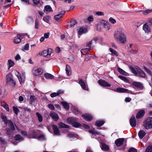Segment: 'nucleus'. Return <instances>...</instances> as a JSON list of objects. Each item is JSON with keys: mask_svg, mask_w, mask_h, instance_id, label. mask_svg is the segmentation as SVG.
Here are the masks:
<instances>
[{"mask_svg": "<svg viewBox=\"0 0 152 152\" xmlns=\"http://www.w3.org/2000/svg\"><path fill=\"white\" fill-rule=\"evenodd\" d=\"M125 31L121 28L118 29L114 33V37L116 39H118L121 42L123 43L126 40Z\"/></svg>", "mask_w": 152, "mask_h": 152, "instance_id": "nucleus-1", "label": "nucleus"}, {"mask_svg": "<svg viewBox=\"0 0 152 152\" xmlns=\"http://www.w3.org/2000/svg\"><path fill=\"white\" fill-rule=\"evenodd\" d=\"M144 128L149 129L152 128V117H148L144 121L143 125Z\"/></svg>", "mask_w": 152, "mask_h": 152, "instance_id": "nucleus-2", "label": "nucleus"}, {"mask_svg": "<svg viewBox=\"0 0 152 152\" xmlns=\"http://www.w3.org/2000/svg\"><path fill=\"white\" fill-rule=\"evenodd\" d=\"M43 72V70L40 68H34L32 70V74L34 76H37L42 74Z\"/></svg>", "mask_w": 152, "mask_h": 152, "instance_id": "nucleus-3", "label": "nucleus"}, {"mask_svg": "<svg viewBox=\"0 0 152 152\" xmlns=\"http://www.w3.org/2000/svg\"><path fill=\"white\" fill-rule=\"evenodd\" d=\"M98 83L101 86L104 87H110L111 86V85L108 83L104 80L102 79L99 80L98 81Z\"/></svg>", "mask_w": 152, "mask_h": 152, "instance_id": "nucleus-4", "label": "nucleus"}, {"mask_svg": "<svg viewBox=\"0 0 152 152\" xmlns=\"http://www.w3.org/2000/svg\"><path fill=\"white\" fill-rule=\"evenodd\" d=\"M124 138H119L116 140L115 141V143L116 146L117 147H120L124 143Z\"/></svg>", "mask_w": 152, "mask_h": 152, "instance_id": "nucleus-5", "label": "nucleus"}, {"mask_svg": "<svg viewBox=\"0 0 152 152\" xmlns=\"http://www.w3.org/2000/svg\"><path fill=\"white\" fill-rule=\"evenodd\" d=\"M111 90L115 92L119 93H125L129 91L128 89L121 87L118 88L116 89H112Z\"/></svg>", "mask_w": 152, "mask_h": 152, "instance_id": "nucleus-6", "label": "nucleus"}, {"mask_svg": "<svg viewBox=\"0 0 152 152\" xmlns=\"http://www.w3.org/2000/svg\"><path fill=\"white\" fill-rule=\"evenodd\" d=\"M132 85L136 87L139 88L140 90H142L144 88L143 84L140 82L134 81L133 82Z\"/></svg>", "mask_w": 152, "mask_h": 152, "instance_id": "nucleus-7", "label": "nucleus"}, {"mask_svg": "<svg viewBox=\"0 0 152 152\" xmlns=\"http://www.w3.org/2000/svg\"><path fill=\"white\" fill-rule=\"evenodd\" d=\"M52 52V50L50 48H49L47 50H43L42 53V55L44 56H46L48 55H50Z\"/></svg>", "mask_w": 152, "mask_h": 152, "instance_id": "nucleus-8", "label": "nucleus"}, {"mask_svg": "<svg viewBox=\"0 0 152 152\" xmlns=\"http://www.w3.org/2000/svg\"><path fill=\"white\" fill-rule=\"evenodd\" d=\"M50 115L55 121H57L59 117L58 114L54 112L51 111L50 113Z\"/></svg>", "mask_w": 152, "mask_h": 152, "instance_id": "nucleus-9", "label": "nucleus"}, {"mask_svg": "<svg viewBox=\"0 0 152 152\" xmlns=\"http://www.w3.org/2000/svg\"><path fill=\"white\" fill-rule=\"evenodd\" d=\"M82 117L87 121H91L93 119L92 116L88 114H85L82 115Z\"/></svg>", "mask_w": 152, "mask_h": 152, "instance_id": "nucleus-10", "label": "nucleus"}, {"mask_svg": "<svg viewBox=\"0 0 152 152\" xmlns=\"http://www.w3.org/2000/svg\"><path fill=\"white\" fill-rule=\"evenodd\" d=\"M130 124L131 126L132 127H134L136 126V121L135 116L134 115H132L130 119Z\"/></svg>", "mask_w": 152, "mask_h": 152, "instance_id": "nucleus-11", "label": "nucleus"}, {"mask_svg": "<svg viewBox=\"0 0 152 152\" xmlns=\"http://www.w3.org/2000/svg\"><path fill=\"white\" fill-rule=\"evenodd\" d=\"M145 113V112L144 110H141L137 114L136 118L137 119L141 118L144 116Z\"/></svg>", "mask_w": 152, "mask_h": 152, "instance_id": "nucleus-12", "label": "nucleus"}, {"mask_svg": "<svg viewBox=\"0 0 152 152\" xmlns=\"http://www.w3.org/2000/svg\"><path fill=\"white\" fill-rule=\"evenodd\" d=\"M52 128L53 131V133L54 134L56 135H60V133L59 130L56 125L55 124L53 125H52Z\"/></svg>", "mask_w": 152, "mask_h": 152, "instance_id": "nucleus-13", "label": "nucleus"}, {"mask_svg": "<svg viewBox=\"0 0 152 152\" xmlns=\"http://www.w3.org/2000/svg\"><path fill=\"white\" fill-rule=\"evenodd\" d=\"M100 23L102 25H103L104 27L107 30H109L110 29V24L107 23V22L104 20H102Z\"/></svg>", "mask_w": 152, "mask_h": 152, "instance_id": "nucleus-14", "label": "nucleus"}, {"mask_svg": "<svg viewBox=\"0 0 152 152\" xmlns=\"http://www.w3.org/2000/svg\"><path fill=\"white\" fill-rule=\"evenodd\" d=\"M66 121L69 124L72 125L76 121H77V118L73 117L69 118L67 119Z\"/></svg>", "mask_w": 152, "mask_h": 152, "instance_id": "nucleus-15", "label": "nucleus"}, {"mask_svg": "<svg viewBox=\"0 0 152 152\" xmlns=\"http://www.w3.org/2000/svg\"><path fill=\"white\" fill-rule=\"evenodd\" d=\"M151 29L149 25L147 23L144 24L143 26V29L145 31V33H149L151 31Z\"/></svg>", "mask_w": 152, "mask_h": 152, "instance_id": "nucleus-16", "label": "nucleus"}, {"mask_svg": "<svg viewBox=\"0 0 152 152\" xmlns=\"http://www.w3.org/2000/svg\"><path fill=\"white\" fill-rule=\"evenodd\" d=\"M105 121L104 120H99L96 121L95 125L97 127H100L102 126L104 124Z\"/></svg>", "mask_w": 152, "mask_h": 152, "instance_id": "nucleus-17", "label": "nucleus"}, {"mask_svg": "<svg viewBox=\"0 0 152 152\" xmlns=\"http://www.w3.org/2000/svg\"><path fill=\"white\" fill-rule=\"evenodd\" d=\"M8 122L7 123L8 124V126L9 128L10 129H12V130H15V125L16 127H17V126L15 124L14 125L13 123L11 121V120H8Z\"/></svg>", "mask_w": 152, "mask_h": 152, "instance_id": "nucleus-18", "label": "nucleus"}, {"mask_svg": "<svg viewBox=\"0 0 152 152\" xmlns=\"http://www.w3.org/2000/svg\"><path fill=\"white\" fill-rule=\"evenodd\" d=\"M78 83L80 85L82 88L85 90H86V83L83 81L82 79L79 80Z\"/></svg>", "mask_w": 152, "mask_h": 152, "instance_id": "nucleus-19", "label": "nucleus"}, {"mask_svg": "<svg viewBox=\"0 0 152 152\" xmlns=\"http://www.w3.org/2000/svg\"><path fill=\"white\" fill-rule=\"evenodd\" d=\"M101 146L102 150L104 151H107L109 150V147L108 145H106L103 142H101Z\"/></svg>", "mask_w": 152, "mask_h": 152, "instance_id": "nucleus-20", "label": "nucleus"}, {"mask_svg": "<svg viewBox=\"0 0 152 152\" xmlns=\"http://www.w3.org/2000/svg\"><path fill=\"white\" fill-rule=\"evenodd\" d=\"M137 72L139 75V76L140 77L144 78L145 77V73L141 69H137Z\"/></svg>", "mask_w": 152, "mask_h": 152, "instance_id": "nucleus-21", "label": "nucleus"}, {"mask_svg": "<svg viewBox=\"0 0 152 152\" xmlns=\"http://www.w3.org/2000/svg\"><path fill=\"white\" fill-rule=\"evenodd\" d=\"M44 77L46 79L51 80L53 79L54 77V76L53 75L48 73H46L45 74Z\"/></svg>", "mask_w": 152, "mask_h": 152, "instance_id": "nucleus-22", "label": "nucleus"}, {"mask_svg": "<svg viewBox=\"0 0 152 152\" xmlns=\"http://www.w3.org/2000/svg\"><path fill=\"white\" fill-rule=\"evenodd\" d=\"M59 128H69V125L65 124L63 122H60L58 124Z\"/></svg>", "mask_w": 152, "mask_h": 152, "instance_id": "nucleus-23", "label": "nucleus"}, {"mask_svg": "<svg viewBox=\"0 0 152 152\" xmlns=\"http://www.w3.org/2000/svg\"><path fill=\"white\" fill-rule=\"evenodd\" d=\"M138 135L140 138L142 139L145 135V132L143 130H140L138 132Z\"/></svg>", "mask_w": 152, "mask_h": 152, "instance_id": "nucleus-24", "label": "nucleus"}, {"mask_svg": "<svg viewBox=\"0 0 152 152\" xmlns=\"http://www.w3.org/2000/svg\"><path fill=\"white\" fill-rule=\"evenodd\" d=\"M91 49V48H86L82 49L80 50L81 53L83 55H86L87 54H88V51H89Z\"/></svg>", "mask_w": 152, "mask_h": 152, "instance_id": "nucleus-25", "label": "nucleus"}, {"mask_svg": "<svg viewBox=\"0 0 152 152\" xmlns=\"http://www.w3.org/2000/svg\"><path fill=\"white\" fill-rule=\"evenodd\" d=\"M61 104L63 105L64 108L66 110H68L69 108V105L65 101H63L61 102Z\"/></svg>", "mask_w": 152, "mask_h": 152, "instance_id": "nucleus-26", "label": "nucleus"}, {"mask_svg": "<svg viewBox=\"0 0 152 152\" xmlns=\"http://www.w3.org/2000/svg\"><path fill=\"white\" fill-rule=\"evenodd\" d=\"M70 69H71L70 66L68 64H66V65L65 70L66 71V73L67 75L68 76H69L71 74V72L70 71Z\"/></svg>", "mask_w": 152, "mask_h": 152, "instance_id": "nucleus-27", "label": "nucleus"}, {"mask_svg": "<svg viewBox=\"0 0 152 152\" xmlns=\"http://www.w3.org/2000/svg\"><path fill=\"white\" fill-rule=\"evenodd\" d=\"M78 34L79 35H81L83 33H86V28H84L83 27H80L78 31Z\"/></svg>", "mask_w": 152, "mask_h": 152, "instance_id": "nucleus-28", "label": "nucleus"}, {"mask_svg": "<svg viewBox=\"0 0 152 152\" xmlns=\"http://www.w3.org/2000/svg\"><path fill=\"white\" fill-rule=\"evenodd\" d=\"M6 130L7 132V134L9 135H12L14 133V131L15 130H12L9 128H7Z\"/></svg>", "mask_w": 152, "mask_h": 152, "instance_id": "nucleus-29", "label": "nucleus"}, {"mask_svg": "<svg viewBox=\"0 0 152 152\" xmlns=\"http://www.w3.org/2000/svg\"><path fill=\"white\" fill-rule=\"evenodd\" d=\"M1 105L7 111H9V109L8 105L4 102H1Z\"/></svg>", "mask_w": 152, "mask_h": 152, "instance_id": "nucleus-30", "label": "nucleus"}, {"mask_svg": "<svg viewBox=\"0 0 152 152\" xmlns=\"http://www.w3.org/2000/svg\"><path fill=\"white\" fill-rule=\"evenodd\" d=\"M118 77L120 78L121 80L124 81L125 82L128 83L129 82V80L127 78L124 76L122 75H119L118 76Z\"/></svg>", "mask_w": 152, "mask_h": 152, "instance_id": "nucleus-31", "label": "nucleus"}, {"mask_svg": "<svg viewBox=\"0 0 152 152\" xmlns=\"http://www.w3.org/2000/svg\"><path fill=\"white\" fill-rule=\"evenodd\" d=\"M118 72L121 74L126 75L127 73L120 67H118Z\"/></svg>", "mask_w": 152, "mask_h": 152, "instance_id": "nucleus-32", "label": "nucleus"}, {"mask_svg": "<svg viewBox=\"0 0 152 152\" xmlns=\"http://www.w3.org/2000/svg\"><path fill=\"white\" fill-rule=\"evenodd\" d=\"M8 62L9 65L8 69H9L11 67H12L14 66L15 63L11 59L9 60Z\"/></svg>", "mask_w": 152, "mask_h": 152, "instance_id": "nucleus-33", "label": "nucleus"}, {"mask_svg": "<svg viewBox=\"0 0 152 152\" xmlns=\"http://www.w3.org/2000/svg\"><path fill=\"white\" fill-rule=\"evenodd\" d=\"M110 51L112 53V54L113 55H115L116 56H118V54L117 52L115 50L111 48H110L109 49Z\"/></svg>", "mask_w": 152, "mask_h": 152, "instance_id": "nucleus-34", "label": "nucleus"}, {"mask_svg": "<svg viewBox=\"0 0 152 152\" xmlns=\"http://www.w3.org/2000/svg\"><path fill=\"white\" fill-rule=\"evenodd\" d=\"M129 69L132 72L133 74L135 75H137V70H136L135 69L134 67H133L132 66H130L129 67Z\"/></svg>", "mask_w": 152, "mask_h": 152, "instance_id": "nucleus-35", "label": "nucleus"}, {"mask_svg": "<svg viewBox=\"0 0 152 152\" xmlns=\"http://www.w3.org/2000/svg\"><path fill=\"white\" fill-rule=\"evenodd\" d=\"M1 118L3 121L5 123L7 124L8 121V120L7 119V117L4 115H2L1 116Z\"/></svg>", "mask_w": 152, "mask_h": 152, "instance_id": "nucleus-36", "label": "nucleus"}, {"mask_svg": "<svg viewBox=\"0 0 152 152\" xmlns=\"http://www.w3.org/2000/svg\"><path fill=\"white\" fill-rule=\"evenodd\" d=\"M36 114L39 121L40 122H42V115L38 112H37Z\"/></svg>", "mask_w": 152, "mask_h": 152, "instance_id": "nucleus-37", "label": "nucleus"}, {"mask_svg": "<svg viewBox=\"0 0 152 152\" xmlns=\"http://www.w3.org/2000/svg\"><path fill=\"white\" fill-rule=\"evenodd\" d=\"M44 10L47 12H50L52 10V8L49 5H46L45 6Z\"/></svg>", "mask_w": 152, "mask_h": 152, "instance_id": "nucleus-38", "label": "nucleus"}, {"mask_svg": "<svg viewBox=\"0 0 152 152\" xmlns=\"http://www.w3.org/2000/svg\"><path fill=\"white\" fill-rule=\"evenodd\" d=\"M21 41V38L18 37L14 39V43L15 44H17L20 42Z\"/></svg>", "mask_w": 152, "mask_h": 152, "instance_id": "nucleus-39", "label": "nucleus"}, {"mask_svg": "<svg viewBox=\"0 0 152 152\" xmlns=\"http://www.w3.org/2000/svg\"><path fill=\"white\" fill-rule=\"evenodd\" d=\"M13 111L15 114L17 115L18 113L20 112L19 109L17 107L15 106H13Z\"/></svg>", "mask_w": 152, "mask_h": 152, "instance_id": "nucleus-40", "label": "nucleus"}, {"mask_svg": "<svg viewBox=\"0 0 152 152\" xmlns=\"http://www.w3.org/2000/svg\"><path fill=\"white\" fill-rule=\"evenodd\" d=\"M0 142L1 145H5L7 143V141L1 137H0Z\"/></svg>", "mask_w": 152, "mask_h": 152, "instance_id": "nucleus-41", "label": "nucleus"}, {"mask_svg": "<svg viewBox=\"0 0 152 152\" xmlns=\"http://www.w3.org/2000/svg\"><path fill=\"white\" fill-rule=\"evenodd\" d=\"M145 152H152V145H150L146 148Z\"/></svg>", "mask_w": 152, "mask_h": 152, "instance_id": "nucleus-42", "label": "nucleus"}, {"mask_svg": "<svg viewBox=\"0 0 152 152\" xmlns=\"http://www.w3.org/2000/svg\"><path fill=\"white\" fill-rule=\"evenodd\" d=\"M88 132L93 134H99V133L96 131L94 129H92L91 130H89Z\"/></svg>", "mask_w": 152, "mask_h": 152, "instance_id": "nucleus-43", "label": "nucleus"}, {"mask_svg": "<svg viewBox=\"0 0 152 152\" xmlns=\"http://www.w3.org/2000/svg\"><path fill=\"white\" fill-rule=\"evenodd\" d=\"M81 124L79 123L76 121L73 124H72V126L75 128H78L81 126Z\"/></svg>", "mask_w": 152, "mask_h": 152, "instance_id": "nucleus-44", "label": "nucleus"}, {"mask_svg": "<svg viewBox=\"0 0 152 152\" xmlns=\"http://www.w3.org/2000/svg\"><path fill=\"white\" fill-rule=\"evenodd\" d=\"M14 138L15 140L17 141L20 140L22 139V137L20 135H16Z\"/></svg>", "mask_w": 152, "mask_h": 152, "instance_id": "nucleus-45", "label": "nucleus"}, {"mask_svg": "<svg viewBox=\"0 0 152 152\" xmlns=\"http://www.w3.org/2000/svg\"><path fill=\"white\" fill-rule=\"evenodd\" d=\"M27 34H17V37H19L20 38H21V39L23 38L25 36H26L27 35Z\"/></svg>", "mask_w": 152, "mask_h": 152, "instance_id": "nucleus-46", "label": "nucleus"}, {"mask_svg": "<svg viewBox=\"0 0 152 152\" xmlns=\"http://www.w3.org/2000/svg\"><path fill=\"white\" fill-rule=\"evenodd\" d=\"M62 17L61 14H58L54 16V18L56 20H58Z\"/></svg>", "mask_w": 152, "mask_h": 152, "instance_id": "nucleus-47", "label": "nucleus"}, {"mask_svg": "<svg viewBox=\"0 0 152 152\" xmlns=\"http://www.w3.org/2000/svg\"><path fill=\"white\" fill-rule=\"evenodd\" d=\"M77 21L76 20L72 19L70 22V26H72L77 23Z\"/></svg>", "mask_w": 152, "mask_h": 152, "instance_id": "nucleus-48", "label": "nucleus"}, {"mask_svg": "<svg viewBox=\"0 0 152 152\" xmlns=\"http://www.w3.org/2000/svg\"><path fill=\"white\" fill-rule=\"evenodd\" d=\"M48 107L52 110H54L55 107L53 104H49L47 105Z\"/></svg>", "mask_w": 152, "mask_h": 152, "instance_id": "nucleus-49", "label": "nucleus"}, {"mask_svg": "<svg viewBox=\"0 0 152 152\" xmlns=\"http://www.w3.org/2000/svg\"><path fill=\"white\" fill-rule=\"evenodd\" d=\"M36 100V99L34 95H31L30 97V101L31 102H34Z\"/></svg>", "mask_w": 152, "mask_h": 152, "instance_id": "nucleus-50", "label": "nucleus"}, {"mask_svg": "<svg viewBox=\"0 0 152 152\" xmlns=\"http://www.w3.org/2000/svg\"><path fill=\"white\" fill-rule=\"evenodd\" d=\"M137 150L134 148L132 147L130 148L128 151V152H137Z\"/></svg>", "mask_w": 152, "mask_h": 152, "instance_id": "nucleus-51", "label": "nucleus"}, {"mask_svg": "<svg viewBox=\"0 0 152 152\" xmlns=\"http://www.w3.org/2000/svg\"><path fill=\"white\" fill-rule=\"evenodd\" d=\"M151 12H152V10H147L144 11L143 14L144 15H147Z\"/></svg>", "mask_w": 152, "mask_h": 152, "instance_id": "nucleus-52", "label": "nucleus"}, {"mask_svg": "<svg viewBox=\"0 0 152 152\" xmlns=\"http://www.w3.org/2000/svg\"><path fill=\"white\" fill-rule=\"evenodd\" d=\"M109 21L112 24H114L116 23V20L113 18L111 17L109 19Z\"/></svg>", "mask_w": 152, "mask_h": 152, "instance_id": "nucleus-53", "label": "nucleus"}, {"mask_svg": "<svg viewBox=\"0 0 152 152\" xmlns=\"http://www.w3.org/2000/svg\"><path fill=\"white\" fill-rule=\"evenodd\" d=\"M138 52V51L136 50H130L129 51V53H130L132 54H136Z\"/></svg>", "mask_w": 152, "mask_h": 152, "instance_id": "nucleus-54", "label": "nucleus"}, {"mask_svg": "<svg viewBox=\"0 0 152 152\" xmlns=\"http://www.w3.org/2000/svg\"><path fill=\"white\" fill-rule=\"evenodd\" d=\"M39 26L38 20L37 19H36L35 21V28H38Z\"/></svg>", "mask_w": 152, "mask_h": 152, "instance_id": "nucleus-55", "label": "nucleus"}, {"mask_svg": "<svg viewBox=\"0 0 152 152\" xmlns=\"http://www.w3.org/2000/svg\"><path fill=\"white\" fill-rule=\"evenodd\" d=\"M87 20L89 22L93 21L94 20V18L93 16L92 15L89 16L87 18Z\"/></svg>", "mask_w": 152, "mask_h": 152, "instance_id": "nucleus-56", "label": "nucleus"}, {"mask_svg": "<svg viewBox=\"0 0 152 152\" xmlns=\"http://www.w3.org/2000/svg\"><path fill=\"white\" fill-rule=\"evenodd\" d=\"M29 48V44L28 43H26L24 47V50H28Z\"/></svg>", "mask_w": 152, "mask_h": 152, "instance_id": "nucleus-57", "label": "nucleus"}, {"mask_svg": "<svg viewBox=\"0 0 152 152\" xmlns=\"http://www.w3.org/2000/svg\"><path fill=\"white\" fill-rule=\"evenodd\" d=\"M57 96H58V94L57 93L54 92L51 93L50 95V96L52 98H53L55 97H56Z\"/></svg>", "mask_w": 152, "mask_h": 152, "instance_id": "nucleus-58", "label": "nucleus"}, {"mask_svg": "<svg viewBox=\"0 0 152 152\" xmlns=\"http://www.w3.org/2000/svg\"><path fill=\"white\" fill-rule=\"evenodd\" d=\"M7 80H8L10 79V78H12V75L11 73H9L6 76Z\"/></svg>", "mask_w": 152, "mask_h": 152, "instance_id": "nucleus-59", "label": "nucleus"}, {"mask_svg": "<svg viewBox=\"0 0 152 152\" xmlns=\"http://www.w3.org/2000/svg\"><path fill=\"white\" fill-rule=\"evenodd\" d=\"M132 99L129 97H127L125 98V101L126 102H130L131 101Z\"/></svg>", "mask_w": 152, "mask_h": 152, "instance_id": "nucleus-60", "label": "nucleus"}, {"mask_svg": "<svg viewBox=\"0 0 152 152\" xmlns=\"http://www.w3.org/2000/svg\"><path fill=\"white\" fill-rule=\"evenodd\" d=\"M96 14L98 16L104 15V12H96Z\"/></svg>", "mask_w": 152, "mask_h": 152, "instance_id": "nucleus-61", "label": "nucleus"}, {"mask_svg": "<svg viewBox=\"0 0 152 152\" xmlns=\"http://www.w3.org/2000/svg\"><path fill=\"white\" fill-rule=\"evenodd\" d=\"M15 59L16 60H19L20 59L21 57L20 55L18 54L15 57Z\"/></svg>", "mask_w": 152, "mask_h": 152, "instance_id": "nucleus-62", "label": "nucleus"}, {"mask_svg": "<svg viewBox=\"0 0 152 152\" xmlns=\"http://www.w3.org/2000/svg\"><path fill=\"white\" fill-rule=\"evenodd\" d=\"M148 24L150 27L152 28V19H149Z\"/></svg>", "mask_w": 152, "mask_h": 152, "instance_id": "nucleus-63", "label": "nucleus"}, {"mask_svg": "<svg viewBox=\"0 0 152 152\" xmlns=\"http://www.w3.org/2000/svg\"><path fill=\"white\" fill-rule=\"evenodd\" d=\"M43 20L46 22L47 23H48L49 20V19H48V18H47V17H43Z\"/></svg>", "mask_w": 152, "mask_h": 152, "instance_id": "nucleus-64", "label": "nucleus"}]
</instances>
